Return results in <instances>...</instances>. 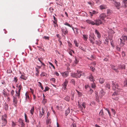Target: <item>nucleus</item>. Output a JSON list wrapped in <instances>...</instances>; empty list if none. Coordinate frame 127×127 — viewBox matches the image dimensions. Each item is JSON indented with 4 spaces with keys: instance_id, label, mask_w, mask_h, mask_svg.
Instances as JSON below:
<instances>
[{
    "instance_id": "52",
    "label": "nucleus",
    "mask_w": 127,
    "mask_h": 127,
    "mask_svg": "<svg viewBox=\"0 0 127 127\" xmlns=\"http://www.w3.org/2000/svg\"><path fill=\"white\" fill-rule=\"evenodd\" d=\"M20 124L21 125V127H24L25 125L23 122L21 123Z\"/></svg>"
},
{
    "instance_id": "18",
    "label": "nucleus",
    "mask_w": 127,
    "mask_h": 127,
    "mask_svg": "<svg viewBox=\"0 0 127 127\" xmlns=\"http://www.w3.org/2000/svg\"><path fill=\"white\" fill-rule=\"evenodd\" d=\"M120 45L121 46H123L125 44V41L122 40L120 38Z\"/></svg>"
},
{
    "instance_id": "6",
    "label": "nucleus",
    "mask_w": 127,
    "mask_h": 127,
    "mask_svg": "<svg viewBox=\"0 0 127 127\" xmlns=\"http://www.w3.org/2000/svg\"><path fill=\"white\" fill-rule=\"evenodd\" d=\"M82 73L81 71L77 70V73L74 74L73 77L76 78H80L81 75Z\"/></svg>"
},
{
    "instance_id": "47",
    "label": "nucleus",
    "mask_w": 127,
    "mask_h": 127,
    "mask_svg": "<svg viewBox=\"0 0 127 127\" xmlns=\"http://www.w3.org/2000/svg\"><path fill=\"white\" fill-rule=\"evenodd\" d=\"M64 24L66 25H67L70 27H71L72 26V25H70L67 22H66Z\"/></svg>"
},
{
    "instance_id": "24",
    "label": "nucleus",
    "mask_w": 127,
    "mask_h": 127,
    "mask_svg": "<svg viewBox=\"0 0 127 127\" xmlns=\"http://www.w3.org/2000/svg\"><path fill=\"white\" fill-rule=\"evenodd\" d=\"M83 38L85 41H87L88 38V36L87 35L83 34Z\"/></svg>"
},
{
    "instance_id": "11",
    "label": "nucleus",
    "mask_w": 127,
    "mask_h": 127,
    "mask_svg": "<svg viewBox=\"0 0 127 127\" xmlns=\"http://www.w3.org/2000/svg\"><path fill=\"white\" fill-rule=\"evenodd\" d=\"M44 114V110L43 108H42V109L41 111H40L39 117L41 118L42 116Z\"/></svg>"
},
{
    "instance_id": "42",
    "label": "nucleus",
    "mask_w": 127,
    "mask_h": 127,
    "mask_svg": "<svg viewBox=\"0 0 127 127\" xmlns=\"http://www.w3.org/2000/svg\"><path fill=\"white\" fill-rule=\"evenodd\" d=\"M92 88H94L96 87L95 84L94 83H93L92 84Z\"/></svg>"
},
{
    "instance_id": "46",
    "label": "nucleus",
    "mask_w": 127,
    "mask_h": 127,
    "mask_svg": "<svg viewBox=\"0 0 127 127\" xmlns=\"http://www.w3.org/2000/svg\"><path fill=\"white\" fill-rule=\"evenodd\" d=\"M10 93H11V96H13V95H14V91L13 90H12L10 92Z\"/></svg>"
},
{
    "instance_id": "34",
    "label": "nucleus",
    "mask_w": 127,
    "mask_h": 127,
    "mask_svg": "<svg viewBox=\"0 0 127 127\" xmlns=\"http://www.w3.org/2000/svg\"><path fill=\"white\" fill-rule=\"evenodd\" d=\"M70 97L68 96H66L65 98V100L67 101H69Z\"/></svg>"
},
{
    "instance_id": "57",
    "label": "nucleus",
    "mask_w": 127,
    "mask_h": 127,
    "mask_svg": "<svg viewBox=\"0 0 127 127\" xmlns=\"http://www.w3.org/2000/svg\"><path fill=\"white\" fill-rule=\"evenodd\" d=\"M18 80L17 78V77H15L14 78V81L15 82H17Z\"/></svg>"
},
{
    "instance_id": "60",
    "label": "nucleus",
    "mask_w": 127,
    "mask_h": 127,
    "mask_svg": "<svg viewBox=\"0 0 127 127\" xmlns=\"http://www.w3.org/2000/svg\"><path fill=\"white\" fill-rule=\"evenodd\" d=\"M122 55L123 57H125L126 56L125 53L123 51L122 52Z\"/></svg>"
},
{
    "instance_id": "33",
    "label": "nucleus",
    "mask_w": 127,
    "mask_h": 127,
    "mask_svg": "<svg viewBox=\"0 0 127 127\" xmlns=\"http://www.w3.org/2000/svg\"><path fill=\"white\" fill-rule=\"evenodd\" d=\"M105 87L106 88L109 89L110 87V85L109 84L107 83L105 85Z\"/></svg>"
},
{
    "instance_id": "48",
    "label": "nucleus",
    "mask_w": 127,
    "mask_h": 127,
    "mask_svg": "<svg viewBox=\"0 0 127 127\" xmlns=\"http://www.w3.org/2000/svg\"><path fill=\"white\" fill-rule=\"evenodd\" d=\"M119 93L118 92H115L112 94V95H118Z\"/></svg>"
},
{
    "instance_id": "5",
    "label": "nucleus",
    "mask_w": 127,
    "mask_h": 127,
    "mask_svg": "<svg viewBox=\"0 0 127 127\" xmlns=\"http://www.w3.org/2000/svg\"><path fill=\"white\" fill-rule=\"evenodd\" d=\"M100 17L101 19L102 20L104 21H105L104 20V19L106 17H107L106 18L107 19H111V18L110 17H109L108 16H107V15L106 14L104 13L100 14Z\"/></svg>"
},
{
    "instance_id": "37",
    "label": "nucleus",
    "mask_w": 127,
    "mask_h": 127,
    "mask_svg": "<svg viewBox=\"0 0 127 127\" xmlns=\"http://www.w3.org/2000/svg\"><path fill=\"white\" fill-rule=\"evenodd\" d=\"M74 43L75 44L76 46L77 47L78 46V44L77 43V41L76 40H74Z\"/></svg>"
},
{
    "instance_id": "8",
    "label": "nucleus",
    "mask_w": 127,
    "mask_h": 127,
    "mask_svg": "<svg viewBox=\"0 0 127 127\" xmlns=\"http://www.w3.org/2000/svg\"><path fill=\"white\" fill-rule=\"evenodd\" d=\"M94 22H95V25L98 26L102 24V22L99 19H97L95 20Z\"/></svg>"
},
{
    "instance_id": "50",
    "label": "nucleus",
    "mask_w": 127,
    "mask_h": 127,
    "mask_svg": "<svg viewBox=\"0 0 127 127\" xmlns=\"http://www.w3.org/2000/svg\"><path fill=\"white\" fill-rule=\"evenodd\" d=\"M49 88L48 87H46L45 88V90H44V91L45 92H46L47 91H48V90Z\"/></svg>"
},
{
    "instance_id": "16",
    "label": "nucleus",
    "mask_w": 127,
    "mask_h": 127,
    "mask_svg": "<svg viewBox=\"0 0 127 127\" xmlns=\"http://www.w3.org/2000/svg\"><path fill=\"white\" fill-rule=\"evenodd\" d=\"M95 33L97 35V37L99 38L101 37V35L100 33L97 30L95 29Z\"/></svg>"
},
{
    "instance_id": "40",
    "label": "nucleus",
    "mask_w": 127,
    "mask_h": 127,
    "mask_svg": "<svg viewBox=\"0 0 127 127\" xmlns=\"http://www.w3.org/2000/svg\"><path fill=\"white\" fill-rule=\"evenodd\" d=\"M71 82L74 85H75V82L74 79H72L71 80Z\"/></svg>"
},
{
    "instance_id": "36",
    "label": "nucleus",
    "mask_w": 127,
    "mask_h": 127,
    "mask_svg": "<svg viewBox=\"0 0 127 127\" xmlns=\"http://www.w3.org/2000/svg\"><path fill=\"white\" fill-rule=\"evenodd\" d=\"M53 18L54 20V21L53 22L55 24H56L57 23V19L54 16H53Z\"/></svg>"
},
{
    "instance_id": "1",
    "label": "nucleus",
    "mask_w": 127,
    "mask_h": 127,
    "mask_svg": "<svg viewBox=\"0 0 127 127\" xmlns=\"http://www.w3.org/2000/svg\"><path fill=\"white\" fill-rule=\"evenodd\" d=\"M15 92L16 94L15 95V96L13 95V102L14 106H16L18 100L17 98L16 97V96H18V98H19L20 94V92H19L18 91L17 92L16 91Z\"/></svg>"
},
{
    "instance_id": "53",
    "label": "nucleus",
    "mask_w": 127,
    "mask_h": 127,
    "mask_svg": "<svg viewBox=\"0 0 127 127\" xmlns=\"http://www.w3.org/2000/svg\"><path fill=\"white\" fill-rule=\"evenodd\" d=\"M43 38L45 39H47L48 40H49V37L48 36H44L43 37Z\"/></svg>"
},
{
    "instance_id": "13",
    "label": "nucleus",
    "mask_w": 127,
    "mask_h": 127,
    "mask_svg": "<svg viewBox=\"0 0 127 127\" xmlns=\"http://www.w3.org/2000/svg\"><path fill=\"white\" fill-rule=\"evenodd\" d=\"M99 8L101 10H103L107 9V7L106 5L103 4L100 6Z\"/></svg>"
},
{
    "instance_id": "32",
    "label": "nucleus",
    "mask_w": 127,
    "mask_h": 127,
    "mask_svg": "<svg viewBox=\"0 0 127 127\" xmlns=\"http://www.w3.org/2000/svg\"><path fill=\"white\" fill-rule=\"evenodd\" d=\"M124 86L127 87V79H126L124 82Z\"/></svg>"
},
{
    "instance_id": "45",
    "label": "nucleus",
    "mask_w": 127,
    "mask_h": 127,
    "mask_svg": "<svg viewBox=\"0 0 127 127\" xmlns=\"http://www.w3.org/2000/svg\"><path fill=\"white\" fill-rule=\"evenodd\" d=\"M46 123L47 124H49V123H51V119H47L46 120Z\"/></svg>"
},
{
    "instance_id": "63",
    "label": "nucleus",
    "mask_w": 127,
    "mask_h": 127,
    "mask_svg": "<svg viewBox=\"0 0 127 127\" xmlns=\"http://www.w3.org/2000/svg\"><path fill=\"white\" fill-rule=\"evenodd\" d=\"M54 74L57 76H59V74L57 72H54Z\"/></svg>"
},
{
    "instance_id": "39",
    "label": "nucleus",
    "mask_w": 127,
    "mask_h": 127,
    "mask_svg": "<svg viewBox=\"0 0 127 127\" xmlns=\"http://www.w3.org/2000/svg\"><path fill=\"white\" fill-rule=\"evenodd\" d=\"M25 95L26 99H30V97L29 96V95L27 93H26Z\"/></svg>"
},
{
    "instance_id": "12",
    "label": "nucleus",
    "mask_w": 127,
    "mask_h": 127,
    "mask_svg": "<svg viewBox=\"0 0 127 127\" xmlns=\"http://www.w3.org/2000/svg\"><path fill=\"white\" fill-rule=\"evenodd\" d=\"M86 22L89 24H91L92 25H95V22L91 20H86Z\"/></svg>"
},
{
    "instance_id": "55",
    "label": "nucleus",
    "mask_w": 127,
    "mask_h": 127,
    "mask_svg": "<svg viewBox=\"0 0 127 127\" xmlns=\"http://www.w3.org/2000/svg\"><path fill=\"white\" fill-rule=\"evenodd\" d=\"M53 10H54L53 8L52 7H50L49 8V10L51 12H52L53 11Z\"/></svg>"
},
{
    "instance_id": "28",
    "label": "nucleus",
    "mask_w": 127,
    "mask_h": 127,
    "mask_svg": "<svg viewBox=\"0 0 127 127\" xmlns=\"http://www.w3.org/2000/svg\"><path fill=\"white\" fill-rule=\"evenodd\" d=\"M70 111V110L68 109H67L66 110L65 114L66 116H67V115L69 113Z\"/></svg>"
},
{
    "instance_id": "7",
    "label": "nucleus",
    "mask_w": 127,
    "mask_h": 127,
    "mask_svg": "<svg viewBox=\"0 0 127 127\" xmlns=\"http://www.w3.org/2000/svg\"><path fill=\"white\" fill-rule=\"evenodd\" d=\"M113 2L114 4L116 7L117 9H118L120 8L121 4L119 2H117L116 1L113 0Z\"/></svg>"
},
{
    "instance_id": "2",
    "label": "nucleus",
    "mask_w": 127,
    "mask_h": 127,
    "mask_svg": "<svg viewBox=\"0 0 127 127\" xmlns=\"http://www.w3.org/2000/svg\"><path fill=\"white\" fill-rule=\"evenodd\" d=\"M112 87L113 90H115L116 89H118V90H120V88H119V85L116 82L114 81H112Z\"/></svg>"
},
{
    "instance_id": "41",
    "label": "nucleus",
    "mask_w": 127,
    "mask_h": 127,
    "mask_svg": "<svg viewBox=\"0 0 127 127\" xmlns=\"http://www.w3.org/2000/svg\"><path fill=\"white\" fill-rule=\"evenodd\" d=\"M2 126H5L7 122H5V121H2Z\"/></svg>"
},
{
    "instance_id": "30",
    "label": "nucleus",
    "mask_w": 127,
    "mask_h": 127,
    "mask_svg": "<svg viewBox=\"0 0 127 127\" xmlns=\"http://www.w3.org/2000/svg\"><path fill=\"white\" fill-rule=\"evenodd\" d=\"M95 42H96V44L98 45H100L102 43L101 41L100 40L96 41Z\"/></svg>"
},
{
    "instance_id": "56",
    "label": "nucleus",
    "mask_w": 127,
    "mask_h": 127,
    "mask_svg": "<svg viewBox=\"0 0 127 127\" xmlns=\"http://www.w3.org/2000/svg\"><path fill=\"white\" fill-rule=\"evenodd\" d=\"M23 121L21 119H19V120L18 122L20 124L23 122Z\"/></svg>"
},
{
    "instance_id": "61",
    "label": "nucleus",
    "mask_w": 127,
    "mask_h": 127,
    "mask_svg": "<svg viewBox=\"0 0 127 127\" xmlns=\"http://www.w3.org/2000/svg\"><path fill=\"white\" fill-rule=\"evenodd\" d=\"M78 61L77 60V59L76 58H75V60L74 61V62L76 64L78 62Z\"/></svg>"
},
{
    "instance_id": "59",
    "label": "nucleus",
    "mask_w": 127,
    "mask_h": 127,
    "mask_svg": "<svg viewBox=\"0 0 127 127\" xmlns=\"http://www.w3.org/2000/svg\"><path fill=\"white\" fill-rule=\"evenodd\" d=\"M112 68L116 72H118V69L115 68V67L114 66L113 67H112Z\"/></svg>"
},
{
    "instance_id": "19",
    "label": "nucleus",
    "mask_w": 127,
    "mask_h": 127,
    "mask_svg": "<svg viewBox=\"0 0 127 127\" xmlns=\"http://www.w3.org/2000/svg\"><path fill=\"white\" fill-rule=\"evenodd\" d=\"M2 121L7 122L6 119L7 117V115L6 114H4V115L2 116Z\"/></svg>"
},
{
    "instance_id": "15",
    "label": "nucleus",
    "mask_w": 127,
    "mask_h": 127,
    "mask_svg": "<svg viewBox=\"0 0 127 127\" xmlns=\"http://www.w3.org/2000/svg\"><path fill=\"white\" fill-rule=\"evenodd\" d=\"M68 82L66 79H65L64 82L63 84V86L64 88V89H65Z\"/></svg>"
},
{
    "instance_id": "51",
    "label": "nucleus",
    "mask_w": 127,
    "mask_h": 127,
    "mask_svg": "<svg viewBox=\"0 0 127 127\" xmlns=\"http://www.w3.org/2000/svg\"><path fill=\"white\" fill-rule=\"evenodd\" d=\"M88 4H90L91 6L93 5H94V3L92 2H88Z\"/></svg>"
},
{
    "instance_id": "44",
    "label": "nucleus",
    "mask_w": 127,
    "mask_h": 127,
    "mask_svg": "<svg viewBox=\"0 0 127 127\" xmlns=\"http://www.w3.org/2000/svg\"><path fill=\"white\" fill-rule=\"evenodd\" d=\"M22 87V86L21 85H20L18 87L19 88V90H18V92H20V91H21V89Z\"/></svg>"
},
{
    "instance_id": "4",
    "label": "nucleus",
    "mask_w": 127,
    "mask_h": 127,
    "mask_svg": "<svg viewBox=\"0 0 127 127\" xmlns=\"http://www.w3.org/2000/svg\"><path fill=\"white\" fill-rule=\"evenodd\" d=\"M62 35L64 36H65L67 34L68 31L66 29L65 27H63L62 28Z\"/></svg>"
},
{
    "instance_id": "49",
    "label": "nucleus",
    "mask_w": 127,
    "mask_h": 127,
    "mask_svg": "<svg viewBox=\"0 0 127 127\" xmlns=\"http://www.w3.org/2000/svg\"><path fill=\"white\" fill-rule=\"evenodd\" d=\"M90 68L93 72H94L95 71V69L94 67H93L92 66H91L90 67Z\"/></svg>"
},
{
    "instance_id": "38",
    "label": "nucleus",
    "mask_w": 127,
    "mask_h": 127,
    "mask_svg": "<svg viewBox=\"0 0 127 127\" xmlns=\"http://www.w3.org/2000/svg\"><path fill=\"white\" fill-rule=\"evenodd\" d=\"M46 73L44 72H43L40 75L41 76H45L46 75Z\"/></svg>"
},
{
    "instance_id": "25",
    "label": "nucleus",
    "mask_w": 127,
    "mask_h": 127,
    "mask_svg": "<svg viewBox=\"0 0 127 127\" xmlns=\"http://www.w3.org/2000/svg\"><path fill=\"white\" fill-rule=\"evenodd\" d=\"M92 37L93 38V40H92L89 38V40L90 41V42L92 43V44L93 45L94 44V42L93 41V40H95V39L94 36Z\"/></svg>"
},
{
    "instance_id": "22",
    "label": "nucleus",
    "mask_w": 127,
    "mask_h": 127,
    "mask_svg": "<svg viewBox=\"0 0 127 127\" xmlns=\"http://www.w3.org/2000/svg\"><path fill=\"white\" fill-rule=\"evenodd\" d=\"M118 68L119 69H125V65L124 64L119 65V66Z\"/></svg>"
},
{
    "instance_id": "54",
    "label": "nucleus",
    "mask_w": 127,
    "mask_h": 127,
    "mask_svg": "<svg viewBox=\"0 0 127 127\" xmlns=\"http://www.w3.org/2000/svg\"><path fill=\"white\" fill-rule=\"evenodd\" d=\"M49 64L51 66H52L53 67L54 69H55V66L52 63H50V62H49Z\"/></svg>"
},
{
    "instance_id": "3",
    "label": "nucleus",
    "mask_w": 127,
    "mask_h": 127,
    "mask_svg": "<svg viewBox=\"0 0 127 127\" xmlns=\"http://www.w3.org/2000/svg\"><path fill=\"white\" fill-rule=\"evenodd\" d=\"M86 104L85 102H83L81 105L80 104L79 102H78V105L79 108L82 112H83V110H84L86 107Z\"/></svg>"
},
{
    "instance_id": "26",
    "label": "nucleus",
    "mask_w": 127,
    "mask_h": 127,
    "mask_svg": "<svg viewBox=\"0 0 127 127\" xmlns=\"http://www.w3.org/2000/svg\"><path fill=\"white\" fill-rule=\"evenodd\" d=\"M122 38L123 39V40H127V36H126L125 35L123 34L122 37Z\"/></svg>"
},
{
    "instance_id": "58",
    "label": "nucleus",
    "mask_w": 127,
    "mask_h": 127,
    "mask_svg": "<svg viewBox=\"0 0 127 127\" xmlns=\"http://www.w3.org/2000/svg\"><path fill=\"white\" fill-rule=\"evenodd\" d=\"M47 101V99H46L44 98L43 99V102L44 104H45L46 103Z\"/></svg>"
},
{
    "instance_id": "17",
    "label": "nucleus",
    "mask_w": 127,
    "mask_h": 127,
    "mask_svg": "<svg viewBox=\"0 0 127 127\" xmlns=\"http://www.w3.org/2000/svg\"><path fill=\"white\" fill-rule=\"evenodd\" d=\"M61 74L64 78H65L68 75V72H63L61 73Z\"/></svg>"
},
{
    "instance_id": "43",
    "label": "nucleus",
    "mask_w": 127,
    "mask_h": 127,
    "mask_svg": "<svg viewBox=\"0 0 127 127\" xmlns=\"http://www.w3.org/2000/svg\"><path fill=\"white\" fill-rule=\"evenodd\" d=\"M36 73L35 74V75L36 76H37L39 74V70L37 68H36Z\"/></svg>"
},
{
    "instance_id": "14",
    "label": "nucleus",
    "mask_w": 127,
    "mask_h": 127,
    "mask_svg": "<svg viewBox=\"0 0 127 127\" xmlns=\"http://www.w3.org/2000/svg\"><path fill=\"white\" fill-rule=\"evenodd\" d=\"M123 6L125 8L127 7V0H123L122 1Z\"/></svg>"
},
{
    "instance_id": "31",
    "label": "nucleus",
    "mask_w": 127,
    "mask_h": 127,
    "mask_svg": "<svg viewBox=\"0 0 127 127\" xmlns=\"http://www.w3.org/2000/svg\"><path fill=\"white\" fill-rule=\"evenodd\" d=\"M112 11L111 10L109 9L107 10V14L108 15H110V14L112 13Z\"/></svg>"
},
{
    "instance_id": "29",
    "label": "nucleus",
    "mask_w": 127,
    "mask_h": 127,
    "mask_svg": "<svg viewBox=\"0 0 127 127\" xmlns=\"http://www.w3.org/2000/svg\"><path fill=\"white\" fill-rule=\"evenodd\" d=\"M100 83L101 84H103L104 81V79H103L102 78H100L99 80Z\"/></svg>"
},
{
    "instance_id": "64",
    "label": "nucleus",
    "mask_w": 127,
    "mask_h": 127,
    "mask_svg": "<svg viewBox=\"0 0 127 127\" xmlns=\"http://www.w3.org/2000/svg\"><path fill=\"white\" fill-rule=\"evenodd\" d=\"M111 110L112 112L114 113V115L115 113V110L113 109H112Z\"/></svg>"
},
{
    "instance_id": "35",
    "label": "nucleus",
    "mask_w": 127,
    "mask_h": 127,
    "mask_svg": "<svg viewBox=\"0 0 127 127\" xmlns=\"http://www.w3.org/2000/svg\"><path fill=\"white\" fill-rule=\"evenodd\" d=\"M34 108L33 107L31 109V110H30V112L31 113V114H33V113L34 112Z\"/></svg>"
},
{
    "instance_id": "20",
    "label": "nucleus",
    "mask_w": 127,
    "mask_h": 127,
    "mask_svg": "<svg viewBox=\"0 0 127 127\" xmlns=\"http://www.w3.org/2000/svg\"><path fill=\"white\" fill-rule=\"evenodd\" d=\"M105 92H104L103 90L102 89L99 92V95L101 97H102V96L103 95L105 94Z\"/></svg>"
},
{
    "instance_id": "9",
    "label": "nucleus",
    "mask_w": 127,
    "mask_h": 127,
    "mask_svg": "<svg viewBox=\"0 0 127 127\" xmlns=\"http://www.w3.org/2000/svg\"><path fill=\"white\" fill-rule=\"evenodd\" d=\"M72 29L73 30L74 32L76 34H78L79 32L80 31V30L77 29V28H72Z\"/></svg>"
},
{
    "instance_id": "62",
    "label": "nucleus",
    "mask_w": 127,
    "mask_h": 127,
    "mask_svg": "<svg viewBox=\"0 0 127 127\" xmlns=\"http://www.w3.org/2000/svg\"><path fill=\"white\" fill-rule=\"evenodd\" d=\"M3 95H4V96L5 97L6 96V92L4 90L3 91Z\"/></svg>"
},
{
    "instance_id": "27",
    "label": "nucleus",
    "mask_w": 127,
    "mask_h": 127,
    "mask_svg": "<svg viewBox=\"0 0 127 127\" xmlns=\"http://www.w3.org/2000/svg\"><path fill=\"white\" fill-rule=\"evenodd\" d=\"M99 115L101 117L103 116V110L102 109L100 110L99 113Z\"/></svg>"
},
{
    "instance_id": "23",
    "label": "nucleus",
    "mask_w": 127,
    "mask_h": 127,
    "mask_svg": "<svg viewBox=\"0 0 127 127\" xmlns=\"http://www.w3.org/2000/svg\"><path fill=\"white\" fill-rule=\"evenodd\" d=\"M20 77L21 79L25 80H26L27 79V77L23 75H21Z\"/></svg>"
},
{
    "instance_id": "10",
    "label": "nucleus",
    "mask_w": 127,
    "mask_h": 127,
    "mask_svg": "<svg viewBox=\"0 0 127 127\" xmlns=\"http://www.w3.org/2000/svg\"><path fill=\"white\" fill-rule=\"evenodd\" d=\"M89 79L91 81L94 82L95 81V79L91 74L90 75L89 77Z\"/></svg>"
},
{
    "instance_id": "21",
    "label": "nucleus",
    "mask_w": 127,
    "mask_h": 127,
    "mask_svg": "<svg viewBox=\"0 0 127 127\" xmlns=\"http://www.w3.org/2000/svg\"><path fill=\"white\" fill-rule=\"evenodd\" d=\"M8 104L6 103H5L4 105V108L5 110H8Z\"/></svg>"
}]
</instances>
